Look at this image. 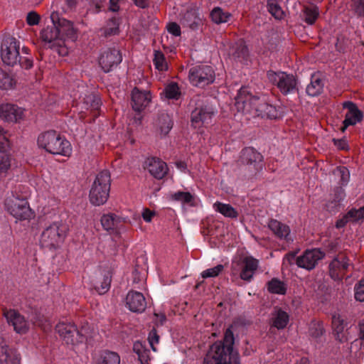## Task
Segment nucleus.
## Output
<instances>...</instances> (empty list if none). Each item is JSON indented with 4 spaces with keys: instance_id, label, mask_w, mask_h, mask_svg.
I'll return each mask as SVG.
<instances>
[{
    "instance_id": "1",
    "label": "nucleus",
    "mask_w": 364,
    "mask_h": 364,
    "mask_svg": "<svg viewBox=\"0 0 364 364\" xmlns=\"http://www.w3.org/2000/svg\"><path fill=\"white\" fill-rule=\"evenodd\" d=\"M235 107L238 112L253 117L274 119L278 116L275 107L267 103L264 99L253 96L247 87H242L239 91Z\"/></svg>"
},
{
    "instance_id": "2",
    "label": "nucleus",
    "mask_w": 364,
    "mask_h": 364,
    "mask_svg": "<svg viewBox=\"0 0 364 364\" xmlns=\"http://www.w3.org/2000/svg\"><path fill=\"white\" fill-rule=\"evenodd\" d=\"M233 333L228 328L223 342H215L210 347L203 364H240L239 354L233 350Z\"/></svg>"
},
{
    "instance_id": "3",
    "label": "nucleus",
    "mask_w": 364,
    "mask_h": 364,
    "mask_svg": "<svg viewBox=\"0 0 364 364\" xmlns=\"http://www.w3.org/2000/svg\"><path fill=\"white\" fill-rule=\"evenodd\" d=\"M37 144L40 148L52 154L68 156L72 153L70 143L53 130L40 134Z\"/></svg>"
},
{
    "instance_id": "4",
    "label": "nucleus",
    "mask_w": 364,
    "mask_h": 364,
    "mask_svg": "<svg viewBox=\"0 0 364 364\" xmlns=\"http://www.w3.org/2000/svg\"><path fill=\"white\" fill-rule=\"evenodd\" d=\"M68 232L66 224L61 220L52 223L43 231L40 243L43 247L55 250L61 246Z\"/></svg>"
},
{
    "instance_id": "5",
    "label": "nucleus",
    "mask_w": 364,
    "mask_h": 364,
    "mask_svg": "<svg viewBox=\"0 0 364 364\" xmlns=\"http://www.w3.org/2000/svg\"><path fill=\"white\" fill-rule=\"evenodd\" d=\"M110 174L108 171L100 172L90 191V201L95 205L105 203L109 198L110 190Z\"/></svg>"
},
{
    "instance_id": "6",
    "label": "nucleus",
    "mask_w": 364,
    "mask_h": 364,
    "mask_svg": "<svg viewBox=\"0 0 364 364\" xmlns=\"http://www.w3.org/2000/svg\"><path fill=\"white\" fill-rule=\"evenodd\" d=\"M5 208L16 221L30 220L34 217L27 200L13 193L6 199Z\"/></svg>"
},
{
    "instance_id": "7",
    "label": "nucleus",
    "mask_w": 364,
    "mask_h": 364,
    "mask_svg": "<svg viewBox=\"0 0 364 364\" xmlns=\"http://www.w3.org/2000/svg\"><path fill=\"white\" fill-rule=\"evenodd\" d=\"M55 331L60 338L68 346L73 348L83 343L86 341L85 330H77L76 326L70 323L59 322L55 326Z\"/></svg>"
},
{
    "instance_id": "8",
    "label": "nucleus",
    "mask_w": 364,
    "mask_h": 364,
    "mask_svg": "<svg viewBox=\"0 0 364 364\" xmlns=\"http://www.w3.org/2000/svg\"><path fill=\"white\" fill-rule=\"evenodd\" d=\"M188 78L193 86L204 87L214 82L215 72L210 65H196L189 70Z\"/></svg>"
},
{
    "instance_id": "9",
    "label": "nucleus",
    "mask_w": 364,
    "mask_h": 364,
    "mask_svg": "<svg viewBox=\"0 0 364 364\" xmlns=\"http://www.w3.org/2000/svg\"><path fill=\"white\" fill-rule=\"evenodd\" d=\"M258 265L257 259L251 256H246L240 259H234L232 262V269L236 272L240 269V278L250 282L255 274Z\"/></svg>"
},
{
    "instance_id": "10",
    "label": "nucleus",
    "mask_w": 364,
    "mask_h": 364,
    "mask_svg": "<svg viewBox=\"0 0 364 364\" xmlns=\"http://www.w3.org/2000/svg\"><path fill=\"white\" fill-rule=\"evenodd\" d=\"M50 18L56 26L62 43L69 41L75 42L77 40V30L74 28L72 22L65 18H59L58 14L55 12L51 14Z\"/></svg>"
},
{
    "instance_id": "11",
    "label": "nucleus",
    "mask_w": 364,
    "mask_h": 364,
    "mask_svg": "<svg viewBox=\"0 0 364 364\" xmlns=\"http://www.w3.org/2000/svg\"><path fill=\"white\" fill-rule=\"evenodd\" d=\"M267 77L271 82L277 85L283 94H289L296 89V80L293 75L284 72L269 71Z\"/></svg>"
},
{
    "instance_id": "12",
    "label": "nucleus",
    "mask_w": 364,
    "mask_h": 364,
    "mask_svg": "<svg viewBox=\"0 0 364 364\" xmlns=\"http://www.w3.org/2000/svg\"><path fill=\"white\" fill-rule=\"evenodd\" d=\"M1 56L3 62L8 65L13 66L19 61V45L14 38L3 41Z\"/></svg>"
},
{
    "instance_id": "13",
    "label": "nucleus",
    "mask_w": 364,
    "mask_h": 364,
    "mask_svg": "<svg viewBox=\"0 0 364 364\" xmlns=\"http://www.w3.org/2000/svg\"><path fill=\"white\" fill-rule=\"evenodd\" d=\"M3 316L9 324L14 327V330L18 334H26L30 329V324L26 318L14 309L3 310Z\"/></svg>"
},
{
    "instance_id": "14",
    "label": "nucleus",
    "mask_w": 364,
    "mask_h": 364,
    "mask_svg": "<svg viewBox=\"0 0 364 364\" xmlns=\"http://www.w3.org/2000/svg\"><path fill=\"white\" fill-rule=\"evenodd\" d=\"M323 257V252L319 249L308 250L301 256L296 258V264L299 267L311 270L316 267L317 262Z\"/></svg>"
},
{
    "instance_id": "15",
    "label": "nucleus",
    "mask_w": 364,
    "mask_h": 364,
    "mask_svg": "<svg viewBox=\"0 0 364 364\" xmlns=\"http://www.w3.org/2000/svg\"><path fill=\"white\" fill-rule=\"evenodd\" d=\"M215 112L213 107L210 105L196 108L192 112L191 122L195 127L208 124L211 122Z\"/></svg>"
},
{
    "instance_id": "16",
    "label": "nucleus",
    "mask_w": 364,
    "mask_h": 364,
    "mask_svg": "<svg viewBox=\"0 0 364 364\" xmlns=\"http://www.w3.org/2000/svg\"><path fill=\"white\" fill-rule=\"evenodd\" d=\"M122 61V55L117 49H107L103 51L100 57L99 63L102 69L108 73Z\"/></svg>"
},
{
    "instance_id": "17",
    "label": "nucleus",
    "mask_w": 364,
    "mask_h": 364,
    "mask_svg": "<svg viewBox=\"0 0 364 364\" xmlns=\"http://www.w3.org/2000/svg\"><path fill=\"white\" fill-rule=\"evenodd\" d=\"M23 117V109L11 104L0 105V119L8 122L17 123Z\"/></svg>"
},
{
    "instance_id": "18",
    "label": "nucleus",
    "mask_w": 364,
    "mask_h": 364,
    "mask_svg": "<svg viewBox=\"0 0 364 364\" xmlns=\"http://www.w3.org/2000/svg\"><path fill=\"white\" fill-rule=\"evenodd\" d=\"M111 273L109 270L100 269L92 277V284L100 294L107 291L111 284Z\"/></svg>"
},
{
    "instance_id": "19",
    "label": "nucleus",
    "mask_w": 364,
    "mask_h": 364,
    "mask_svg": "<svg viewBox=\"0 0 364 364\" xmlns=\"http://www.w3.org/2000/svg\"><path fill=\"white\" fill-rule=\"evenodd\" d=\"M126 304L133 312H142L145 310L146 302L142 293L131 291L126 297Z\"/></svg>"
},
{
    "instance_id": "20",
    "label": "nucleus",
    "mask_w": 364,
    "mask_h": 364,
    "mask_svg": "<svg viewBox=\"0 0 364 364\" xmlns=\"http://www.w3.org/2000/svg\"><path fill=\"white\" fill-rule=\"evenodd\" d=\"M343 106V108L347 109L346 118L343 122L344 127L342 129L343 132L348 126L355 125L360 122L363 119V114L357 106L351 102H345Z\"/></svg>"
},
{
    "instance_id": "21",
    "label": "nucleus",
    "mask_w": 364,
    "mask_h": 364,
    "mask_svg": "<svg viewBox=\"0 0 364 364\" xmlns=\"http://www.w3.org/2000/svg\"><path fill=\"white\" fill-rule=\"evenodd\" d=\"M332 326L333 333L339 341L343 342L348 339V332L346 325L344 320L338 313H335L332 316Z\"/></svg>"
},
{
    "instance_id": "22",
    "label": "nucleus",
    "mask_w": 364,
    "mask_h": 364,
    "mask_svg": "<svg viewBox=\"0 0 364 364\" xmlns=\"http://www.w3.org/2000/svg\"><path fill=\"white\" fill-rule=\"evenodd\" d=\"M149 172L156 178H162L167 172L165 162L156 158H149L146 161Z\"/></svg>"
},
{
    "instance_id": "23",
    "label": "nucleus",
    "mask_w": 364,
    "mask_h": 364,
    "mask_svg": "<svg viewBox=\"0 0 364 364\" xmlns=\"http://www.w3.org/2000/svg\"><path fill=\"white\" fill-rule=\"evenodd\" d=\"M151 99L149 92H142L134 88L132 94V107L136 111H141L146 107Z\"/></svg>"
},
{
    "instance_id": "24",
    "label": "nucleus",
    "mask_w": 364,
    "mask_h": 364,
    "mask_svg": "<svg viewBox=\"0 0 364 364\" xmlns=\"http://www.w3.org/2000/svg\"><path fill=\"white\" fill-rule=\"evenodd\" d=\"M348 260L343 255L335 258L330 264V274L334 279H340L343 277V272L348 269Z\"/></svg>"
},
{
    "instance_id": "25",
    "label": "nucleus",
    "mask_w": 364,
    "mask_h": 364,
    "mask_svg": "<svg viewBox=\"0 0 364 364\" xmlns=\"http://www.w3.org/2000/svg\"><path fill=\"white\" fill-rule=\"evenodd\" d=\"M268 226L269 229L280 239H283L287 242L293 241V238L290 235V228L286 224H284L277 220H271Z\"/></svg>"
},
{
    "instance_id": "26",
    "label": "nucleus",
    "mask_w": 364,
    "mask_h": 364,
    "mask_svg": "<svg viewBox=\"0 0 364 364\" xmlns=\"http://www.w3.org/2000/svg\"><path fill=\"white\" fill-rule=\"evenodd\" d=\"M289 321V314L280 308H274L272 314L271 324L277 329L284 328Z\"/></svg>"
},
{
    "instance_id": "27",
    "label": "nucleus",
    "mask_w": 364,
    "mask_h": 364,
    "mask_svg": "<svg viewBox=\"0 0 364 364\" xmlns=\"http://www.w3.org/2000/svg\"><path fill=\"white\" fill-rule=\"evenodd\" d=\"M171 198L181 202L184 206L187 207L198 206L200 203L199 198L189 192H176L171 196Z\"/></svg>"
},
{
    "instance_id": "28",
    "label": "nucleus",
    "mask_w": 364,
    "mask_h": 364,
    "mask_svg": "<svg viewBox=\"0 0 364 364\" xmlns=\"http://www.w3.org/2000/svg\"><path fill=\"white\" fill-rule=\"evenodd\" d=\"M41 38L43 41L48 43L56 42V44L60 45L62 41L60 39L59 33L54 23L53 26H47L42 30L41 33Z\"/></svg>"
},
{
    "instance_id": "29",
    "label": "nucleus",
    "mask_w": 364,
    "mask_h": 364,
    "mask_svg": "<svg viewBox=\"0 0 364 364\" xmlns=\"http://www.w3.org/2000/svg\"><path fill=\"white\" fill-rule=\"evenodd\" d=\"M262 156L255 149L248 147L242 150L241 154V160L243 164H253L262 161Z\"/></svg>"
},
{
    "instance_id": "30",
    "label": "nucleus",
    "mask_w": 364,
    "mask_h": 364,
    "mask_svg": "<svg viewBox=\"0 0 364 364\" xmlns=\"http://www.w3.org/2000/svg\"><path fill=\"white\" fill-rule=\"evenodd\" d=\"M173 127V122L170 117L164 114L158 119L156 122V130L161 136H166Z\"/></svg>"
},
{
    "instance_id": "31",
    "label": "nucleus",
    "mask_w": 364,
    "mask_h": 364,
    "mask_svg": "<svg viewBox=\"0 0 364 364\" xmlns=\"http://www.w3.org/2000/svg\"><path fill=\"white\" fill-rule=\"evenodd\" d=\"M231 17L232 14L230 12L220 7H215L210 12L211 20L216 24L227 23Z\"/></svg>"
},
{
    "instance_id": "32",
    "label": "nucleus",
    "mask_w": 364,
    "mask_h": 364,
    "mask_svg": "<svg viewBox=\"0 0 364 364\" xmlns=\"http://www.w3.org/2000/svg\"><path fill=\"white\" fill-rule=\"evenodd\" d=\"M323 87V82L318 75H313L311 76V82L306 87V92L310 96H316L319 95Z\"/></svg>"
},
{
    "instance_id": "33",
    "label": "nucleus",
    "mask_w": 364,
    "mask_h": 364,
    "mask_svg": "<svg viewBox=\"0 0 364 364\" xmlns=\"http://www.w3.org/2000/svg\"><path fill=\"white\" fill-rule=\"evenodd\" d=\"M213 208L226 218H236L238 216L237 211L230 204L216 202L213 204Z\"/></svg>"
},
{
    "instance_id": "34",
    "label": "nucleus",
    "mask_w": 364,
    "mask_h": 364,
    "mask_svg": "<svg viewBox=\"0 0 364 364\" xmlns=\"http://www.w3.org/2000/svg\"><path fill=\"white\" fill-rule=\"evenodd\" d=\"M153 63L159 71H166L168 69V61L164 54L160 50H155L154 53Z\"/></svg>"
},
{
    "instance_id": "35",
    "label": "nucleus",
    "mask_w": 364,
    "mask_h": 364,
    "mask_svg": "<svg viewBox=\"0 0 364 364\" xmlns=\"http://www.w3.org/2000/svg\"><path fill=\"white\" fill-rule=\"evenodd\" d=\"M119 218L114 214L108 213L103 215L101 218V224L106 230H113L117 226Z\"/></svg>"
},
{
    "instance_id": "36",
    "label": "nucleus",
    "mask_w": 364,
    "mask_h": 364,
    "mask_svg": "<svg viewBox=\"0 0 364 364\" xmlns=\"http://www.w3.org/2000/svg\"><path fill=\"white\" fill-rule=\"evenodd\" d=\"M11 167V156L0 151V177L6 176Z\"/></svg>"
},
{
    "instance_id": "37",
    "label": "nucleus",
    "mask_w": 364,
    "mask_h": 364,
    "mask_svg": "<svg viewBox=\"0 0 364 364\" xmlns=\"http://www.w3.org/2000/svg\"><path fill=\"white\" fill-rule=\"evenodd\" d=\"M267 8L269 12L276 18L282 19L285 14L282 8L276 0H269L267 1Z\"/></svg>"
},
{
    "instance_id": "38",
    "label": "nucleus",
    "mask_w": 364,
    "mask_h": 364,
    "mask_svg": "<svg viewBox=\"0 0 364 364\" xmlns=\"http://www.w3.org/2000/svg\"><path fill=\"white\" fill-rule=\"evenodd\" d=\"M120 357L115 353L112 351L105 352L100 358L98 364H119Z\"/></svg>"
},
{
    "instance_id": "39",
    "label": "nucleus",
    "mask_w": 364,
    "mask_h": 364,
    "mask_svg": "<svg viewBox=\"0 0 364 364\" xmlns=\"http://www.w3.org/2000/svg\"><path fill=\"white\" fill-rule=\"evenodd\" d=\"M268 290L273 294H284L287 287L284 283L280 280L273 279L268 283Z\"/></svg>"
},
{
    "instance_id": "40",
    "label": "nucleus",
    "mask_w": 364,
    "mask_h": 364,
    "mask_svg": "<svg viewBox=\"0 0 364 364\" xmlns=\"http://www.w3.org/2000/svg\"><path fill=\"white\" fill-rule=\"evenodd\" d=\"M304 14L305 21L309 24H313L319 14L318 9L315 6L306 7L304 10Z\"/></svg>"
},
{
    "instance_id": "41",
    "label": "nucleus",
    "mask_w": 364,
    "mask_h": 364,
    "mask_svg": "<svg viewBox=\"0 0 364 364\" xmlns=\"http://www.w3.org/2000/svg\"><path fill=\"white\" fill-rule=\"evenodd\" d=\"M333 174L340 178V184L341 185H345L346 184L350 178V173L347 168L344 166L338 167L336 168L334 171Z\"/></svg>"
},
{
    "instance_id": "42",
    "label": "nucleus",
    "mask_w": 364,
    "mask_h": 364,
    "mask_svg": "<svg viewBox=\"0 0 364 364\" xmlns=\"http://www.w3.org/2000/svg\"><path fill=\"white\" fill-rule=\"evenodd\" d=\"M14 80L6 73L0 70V88L2 90H9L14 87Z\"/></svg>"
},
{
    "instance_id": "43",
    "label": "nucleus",
    "mask_w": 364,
    "mask_h": 364,
    "mask_svg": "<svg viewBox=\"0 0 364 364\" xmlns=\"http://www.w3.org/2000/svg\"><path fill=\"white\" fill-rule=\"evenodd\" d=\"M184 20L187 22L188 25L192 28H195L200 21V18L196 11L187 12L185 14Z\"/></svg>"
},
{
    "instance_id": "44",
    "label": "nucleus",
    "mask_w": 364,
    "mask_h": 364,
    "mask_svg": "<svg viewBox=\"0 0 364 364\" xmlns=\"http://www.w3.org/2000/svg\"><path fill=\"white\" fill-rule=\"evenodd\" d=\"M224 269L223 264H218L217 266L207 269L201 272V277L204 279L212 278L218 276Z\"/></svg>"
},
{
    "instance_id": "45",
    "label": "nucleus",
    "mask_w": 364,
    "mask_h": 364,
    "mask_svg": "<svg viewBox=\"0 0 364 364\" xmlns=\"http://www.w3.org/2000/svg\"><path fill=\"white\" fill-rule=\"evenodd\" d=\"M164 94L168 99H178L180 95L178 85L176 83L169 84L166 87Z\"/></svg>"
},
{
    "instance_id": "46",
    "label": "nucleus",
    "mask_w": 364,
    "mask_h": 364,
    "mask_svg": "<svg viewBox=\"0 0 364 364\" xmlns=\"http://www.w3.org/2000/svg\"><path fill=\"white\" fill-rule=\"evenodd\" d=\"M8 346L2 337H0V362L6 363L8 361Z\"/></svg>"
},
{
    "instance_id": "47",
    "label": "nucleus",
    "mask_w": 364,
    "mask_h": 364,
    "mask_svg": "<svg viewBox=\"0 0 364 364\" xmlns=\"http://www.w3.org/2000/svg\"><path fill=\"white\" fill-rule=\"evenodd\" d=\"M348 217H351L353 222L364 219V205L359 209H352L348 211Z\"/></svg>"
},
{
    "instance_id": "48",
    "label": "nucleus",
    "mask_w": 364,
    "mask_h": 364,
    "mask_svg": "<svg viewBox=\"0 0 364 364\" xmlns=\"http://www.w3.org/2000/svg\"><path fill=\"white\" fill-rule=\"evenodd\" d=\"M355 299L359 301H364V279L355 287Z\"/></svg>"
},
{
    "instance_id": "49",
    "label": "nucleus",
    "mask_w": 364,
    "mask_h": 364,
    "mask_svg": "<svg viewBox=\"0 0 364 364\" xmlns=\"http://www.w3.org/2000/svg\"><path fill=\"white\" fill-rule=\"evenodd\" d=\"M9 146L8 134L0 126V150H4Z\"/></svg>"
},
{
    "instance_id": "50",
    "label": "nucleus",
    "mask_w": 364,
    "mask_h": 364,
    "mask_svg": "<svg viewBox=\"0 0 364 364\" xmlns=\"http://www.w3.org/2000/svg\"><path fill=\"white\" fill-rule=\"evenodd\" d=\"M134 351L139 355V359L142 362V359H144V354L146 350H144L141 343L137 341L134 343L133 346Z\"/></svg>"
},
{
    "instance_id": "51",
    "label": "nucleus",
    "mask_w": 364,
    "mask_h": 364,
    "mask_svg": "<svg viewBox=\"0 0 364 364\" xmlns=\"http://www.w3.org/2000/svg\"><path fill=\"white\" fill-rule=\"evenodd\" d=\"M167 31L169 33L173 35V36H180L181 35V28L176 23H170L166 26Z\"/></svg>"
},
{
    "instance_id": "52",
    "label": "nucleus",
    "mask_w": 364,
    "mask_h": 364,
    "mask_svg": "<svg viewBox=\"0 0 364 364\" xmlns=\"http://www.w3.org/2000/svg\"><path fill=\"white\" fill-rule=\"evenodd\" d=\"M149 341L154 351H156L155 345L159 343V337L155 330L151 331L149 335Z\"/></svg>"
},
{
    "instance_id": "53",
    "label": "nucleus",
    "mask_w": 364,
    "mask_h": 364,
    "mask_svg": "<svg viewBox=\"0 0 364 364\" xmlns=\"http://www.w3.org/2000/svg\"><path fill=\"white\" fill-rule=\"evenodd\" d=\"M353 5L355 12L358 16H364V0H355Z\"/></svg>"
},
{
    "instance_id": "54",
    "label": "nucleus",
    "mask_w": 364,
    "mask_h": 364,
    "mask_svg": "<svg viewBox=\"0 0 364 364\" xmlns=\"http://www.w3.org/2000/svg\"><path fill=\"white\" fill-rule=\"evenodd\" d=\"M39 16L35 12L28 13L26 17V21L30 26L37 25L39 23Z\"/></svg>"
},
{
    "instance_id": "55",
    "label": "nucleus",
    "mask_w": 364,
    "mask_h": 364,
    "mask_svg": "<svg viewBox=\"0 0 364 364\" xmlns=\"http://www.w3.org/2000/svg\"><path fill=\"white\" fill-rule=\"evenodd\" d=\"M108 26H110L108 27L106 30L107 34L111 35V34H116L118 31V23L115 19H112L109 23Z\"/></svg>"
},
{
    "instance_id": "56",
    "label": "nucleus",
    "mask_w": 364,
    "mask_h": 364,
    "mask_svg": "<svg viewBox=\"0 0 364 364\" xmlns=\"http://www.w3.org/2000/svg\"><path fill=\"white\" fill-rule=\"evenodd\" d=\"M334 145L341 150H346L348 149V145L345 139H333Z\"/></svg>"
},
{
    "instance_id": "57",
    "label": "nucleus",
    "mask_w": 364,
    "mask_h": 364,
    "mask_svg": "<svg viewBox=\"0 0 364 364\" xmlns=\"http://www.w3.org/2000/svg\"><path fill=\"white\" fill-rule=\"evenodd\" d=\"M141 215L144 221L146 223H150L153 217L155 215V212L146 208L144 209Z\"/></svg>"
},
{
    "instance_id": "58",
    "label": "nucleus",
    "mask_w": 364,
    "mask_h": 364,
    "mask_svg": "<svg viewBox=\"0 0 364 364\" xmlns=\"http://www.w3.org/2000/svg\"><path fill=\"white\" fill-rule=\"evenodd\" d=\"M33 324L37 325L41 327L44 331H48L50 328V324L47 321H43L41 319H38L36 321H33Z\"/></svg>"
},
{
    "instance_id": "59",
    "label": "nucleus",
    "mask_w": 364,
    "mask_h": 364,
    "mask_svg": "<svg viewBox=\"0 0 364 364\" xmlns=\"http://www.w3.org/2000/svg\"><path fill=\"white\" fill-rule=\"evenodd\" d=\"M350 221H352V218L351 217H348V213L343 215L342 218L339 219L337 222H336V228H341L345 226V225L350 222Z\"/></svg>"
},
{
    "instance_id": "60",
    "label": "nucleus",
    "mask_w": 364,
    "mask_h": 364,
    "mask_svg": "<svg viewBox=\"0 0 364 364\" xmlns=\"http://www.w3.org/2000/svg\"><path fill=\"white\" fill-rule=\"evenodd\" d=\"M248 55L247 49L245 47H242L240 53H236V58L238 59V61L243 63V61L246 59Z\"/></svg>"
},
{
    "instance_id": "61",
    "label": "nucleus",
    "mask_w": 364,
    "mask_h": 364,
    "mask_svg": "<svg viewBox=\"0 0 364 364\" xmlns=\"http://www.w3.org/2000/svg\"><path fill=\"white\" fill-rule=\"evenodd\" d=\"M296 254L294 252L289 253L283 259V265L291 264L295 259Z\"/></svg>"
},
{
    "instance_id": "62",
    "label": "nucleus",
    "mask_w": 364,
    "mask_h": 364,
    "mask_svg": "<svg viewBox=\"0 0 364 364\" xmlns=\"http://www.w3.org/2000/svg\"><path fill=\"white\" fill-rule=\"evenodd\" d=\"M122 0H109L110 6L109 9L112 11H117L119 9V3Z\"/></svg>"
},
{
    "instance_id": "63",
    "label": "nucleus",
    "mask_w": 364,
    "mask_h": 364,
    "mask_svg": "<svg viewBox=\"0 0 364 364\" xmlns=\"http://www.w3.org/2000/svg\"><path fill=\"white\" fill-rule=\"evenodd\" d=\"M135 4L141 8H145L148 5V0H134Z\"/></svg>"
},
{
    "instance_id": "64",
    "label": "nucleus",
    "mask_w": 364,
    "mask_h": 364,
    "mask_svg": "<svg viewBox=\"0 0 364 364\" xmlns=\"http://www.w3.org/2000/svg\"><path fill=\"white\" fill-rule=\"evenodd\" d=\"M360 338L364 344V320L360 323Z\"/></svg>"
}]
</instances>
